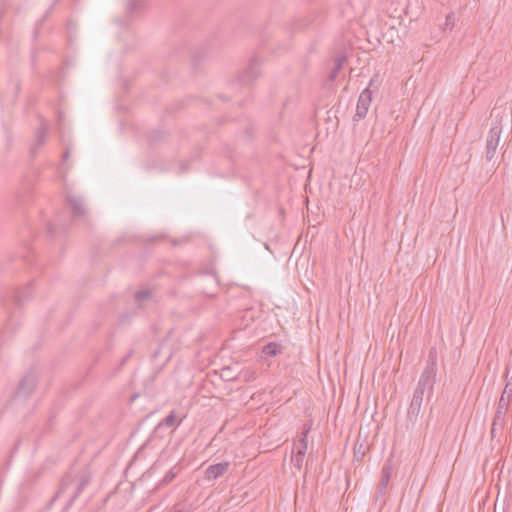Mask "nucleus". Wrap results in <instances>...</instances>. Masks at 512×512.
Listing matches in <instances>:
<instances>
[{
  "mask_svg": "<svg viewBox=\"0 0 512 512\" xmlns=\"http://www.w3.org/2000/svg\"><path fill=\"white\" fill-rule=\"evenodd\" d=\"M230 467L229 462H220L217 464L210 465L205 470V479L208 481L216 480L217 478L224 475Z\"/></svg>",
  "mask_w": 512,
  "mask_h": 512,
  "instance_id": "nucleus-6",
  "label": "nucleus"
},
{
  "mask_svg": "<svg viewBox=\"0 0 512 512\" xmlns=\"http://www.w3.org/2000/svg\"><path fill=\"white\" fill-rule=\"evenodd\" d=\"M344 63V57H337L334 62V67L330 72L329 79L331 81L335 80V78L338 76L340 70L343 67Z\"/></svg>",
  "mask_w": 512,
  "mask_h": 512,
  "instance_id": "nucleus-16",
  "label": "nucleus"
},
{
  "mask_svg": "<svg viewBox=\"0 0 512 512\" xmlns=\"http://www.w3.org/2000/svg\"><path fill=\"white\" fill-rule=\"evenodd\" d=\"M310 429H311L310 425H305L304 429H303V431L301 433V437L298 440V443L294 444L293 450L295 452H297L298 454H302V455L306 454V451H307V448H308L307 435H308Z\"/></svg>",
  "mask_w": 512,
  "mask_h": 512,
  "instance_id": "nucleus-10",
  "label": "nucleus"
},
{
  "mask_svg": "<svg viewBox=\"0 0 512 512\" xmlns=\"http://www.w3.org/2000/svg\"><path fill=\"white\" fill-rule=\"evenodd\" d=\"M512 395V378L507 380L504 390L497 404V409L492 423L493 433L497 428L502 429L505 425V416L509 408L510 397Z\"/></svg>",
  "mask_w": 512,
  "mask_h": 512,
  "instance_id": "nucleus-1",
  "label": "nucleus"
},
{
  "mask_svg": "<svg viewBox=\"0 0 512 512\" xmlns=\"http://www.w3.org/2000/svg\"><path fill=\"white\" fill-rule=\"evenodd\" d=\"M305 455L298 454L294 450H292L291 462L297 469H301L303 466Z\"/></svg>",
  "mask_w": 512,
  "mask_h": 512,
  "instance_id": "nucleus-17",
  "label": "nucleus"
},
{
  "mask_svg": "<svg viewBox=\"0 0 512 512\" xmlns=\"http://www.w3.org/2000/svg\"><path fill=\"white\" fill-rule=\"evenodd\" d=\"M455 26V17L453 13H449L445 18L444 29L452 30Z\"/></svg>",
  "mask_w": 512,
  "mask_h": 512,
  "instance_id": "nucleus-19",
  "label": "nucleus"
},
{
  "mask_svg": "<svg viewBox=\"0 0 512 512\" xmlns=\"http://www.w3.org/2000/svg\"><path fill=\"white\" fill-rule=\"evenodd\" d=\"M436 373V352L430 351L428 355L427 364L419 378L417 388H422V390L424 391H426V389H429L430 392H432L435 383Z\"/></svg>",
  "mask_w": 512,
  "mask_h": 512,
  "instance_id": "nucleus-2",
  "label": "nucleus"
},
{
  "mask_svg": "<svg viewBox=\"0 0 512 512\" xmlns=\"http://www.w3.org/2000/svg\"><path fill=\"white\" fill-rule=\"evenodd\" d=\"M66 485H67L66 482L63 481L62 484H61V491L66 488Z\"/></svg>",
  "mask_w": 512,
  "mask_h": 512,
  "instance_id": "nucleus-22",
  "label": "nucleus"
},
{
  "mask_svg": "<svg viewBox=\"0 0 512 512\" xmlns=\"http://www.w3.org/2000/svg\"><path fill=\"white\" fill-rule=\"evenodd\" d=\"M257 377V373L252 368H244L238 374V379L244 382L254 381Z\"/></svg>",
  "mask_w": 512,
  "mask_h": 512,
  "instance_id": "nucleus-15",
  "label": "nucleus"
},
{
  "mask_svg": "<svg viewBox=\"0 0 512 512\" xmlns=\"http://www.w3.org/2000/svg\"><path fill=\"white\" fill-rule=\"evenodd\" d=\"M259 64L258 61L253 59L250 63L248 68L243 73V76L241 78V82L244 84H247L254 80L258 74H259Z\"/></svg>",
  "mask_w": 512,
  "mask_h": 512,
  "instance_id": "nucleus-9",
  "label": "nucleus"
},
{
  "mask_svg": "<svg viewBox=\"0 0 512 512\" xmlns=\"http://www.w3.org/2000/svg\"><path fill=\"white\" fill-rule=\"evenodd\" d=\"M67 201L71 206L73 216L79 217L84 215L85 207L83 203V199L80 196L69 194L67 196Z\"/></svg>",
  "mask_w": 512,
  "mask_h": 512,
  "instance_id": "nucleus-8",
  "label": "nucleus"
},
{
  "mask_svg": "<svg viewBox=\"0 0 512 512\" xmlns=\"http://www.w3.org/2000/svg\"><path fill=\"white\" fill-rule=\"evenodd\" d=\"M175 477H176V473H175L173 470H169V471L165 474V476H164V478H163L162 482H163L164 484H168V483H170V482H171Z\"/></svg>",
  "mask_w": 512,
  "mask_h": 512,
  "instance_id": "nucleus-20",
  "label": "nucleus"
},
{
  "mask_svg": "<svg viewBox=\"0 0 512 512\" xmlns=\"http://www.w3.org/2000/svg\"><path fill=\"white\" fill-rule=\"evenodd\" d=\"M48 137V126L45 123H42L40 127L37 129L35 134L36 139V147L32 149V152H36V148L42 146Z\"/></svg>",
  "mask_w": 512,
  "mask_h": 512,
  "instance_id": "nucleus-12",
  "label": "nucleus"
},
{
  "mask_svg": "<svg viewBox=\"0 0 512 512\" xmlns=\"http://www.w3.org/2000/svg\"><path fill=\"white\" fill-rule=\"evenodd\" d=\"M176 422V414L174 411H171L162 421L161 423L159 424L160 426L161 425H164V426H167V427H172Z\"/></svg>",
  "mask_w": 512,
  "mask_h": 512,
  "instance_id": "nucleus-18",
  "label": "nucleus"
},
{
  "mask_svg": "<svg viewBox=\"0 0 512 512\" xmlns=\"http://www.w3.org/2000/svg\"><path fill=\"white\" fill-rule=\"evenodd\" d=\"M502 134V125L499 122L493 123L486 139V159L487 161H491L495 154L497 147L500 142Z\"/></svg>",
  "mask_w": 512,
  "mask_h": 512,
  "instance_id": "nucleus-3",
  "label": "nucleus"
},
{
  "mask_svg": "<svg viewBox=\"0 0 512 512\" xmlns=\"http://www.w3.org/2000/svg\"><path fill=\"white\" fill-rule=\"evenodd\" d=\"M135 297H136L137 301H142V300L147 299V298L150 297V292H148V291H138L135 294Z\"/></svg>",
  "mask_w": 512,
  "mask_h": 512,
  "instance_id": "nucleus-21",
  "label": "nucleus"
},
{
  "mask_svg": "<svg viewBox=\"0 0 512 512\" xmlns=\"http://www.w3.org/2000/svg\"><path fill=\"white\" fill-rule=\"evenodd\" d=\"M90 483V476L88 474H84L79 478L77 489L74 495L71 498V502H73L86 488V486Z\"/></svg>",
  "mask_w": 512,
  "mask_h": 512,
  "instance_id": "nucleus-14",
  "label": "nucleus"
},
{
  "mask_svg": "<svg viewBox=\"0 0 512 512\" xmlns=\"http://www.w3.org/2000/svg\"><path fill=\"white\" fill-rule=\"evenodd\" d=\"M392 472H393V467H392V464L390 462V460H388L382 467V470H381V479H380V482H379V492L381 494H384L387 487H388V484L390 482V479H391V476H392Z\"/></svg>",
  "mask_w": 512,
  "mask_h": 512,
  "instance_id": "nucleus-7",
  "label": "nucleus"
},
{
  "mask_svg": "<svg viewBox=\"0 0 512 512\" xmlns=\"http://www.w3.org/2000/svg\"><path fill=\"white\" fill-rule=\"evenodd\" d=\"M424 393L425 391L422 390V388L416 387L407 412L408 417L410 419L417 418V416L419 415L423 402Z\"/></svg>",
  "mask_w": 512,
  "mask_h": 512,
  "instance_id": "nucleus-5",
  "label": "nucleus"
},
{
  "mask_svg": "<svg viewBox=\"0 0 512 512\" xmlns=\"http://www.w3.org/2000/svg\"><path fill=\"white\" fill-rule=\"evenodd\" d=\"M281 352V347L276 342H269L262 349V355L264 358L276 356Z\"/></svg>",
  "mask_w": 512,
  "mask_h": 512,
  "instance_id": "nucleus-13",
  "label": "nucleus"
},
{
  "mask_svg": "<svg viewBox=\"0 0 512 512\" xmlns=\"http://www.w3.org/2000/svg\"><path fill=\"white\" fill-rule=\"evenodd\" d=\"M35 385H36L35 377L31 376V375H27L21 380L19 387H18L17 394L18 395L28 394L35 388Z\"/></svg>",
  "mask_w": 512,
  "mask_h": 512,
  "instance_id": "nucleus-11",
  "label": "nucleus"
},
{
  "mask_svg": "<svg viewBox=\"0 0 512 512\" xmlns=\"http://www.w3.org/2000/svg\"><path fill=\"white\" fill-rule=\"evenodd\" d=\"M177 512H181V511H177Z\"/></svg>",
  "mask_w": 512,
  "mask_h": 512,
  "instance_id": "nucleus-24",
  "label": "nucleus"
},
{
  "mask_svg": "<svg viewBox=\"0 0 512 512\" xmlns=\"http://www.w3.org/2000/svg\"><path fill=\"white\" fill-rule=\"evenodd\" d=\"M372 102V92L369 88L364 89L358 98L357 106H356V113L354 116L355 121H359L361 119H364L368 113L369 107Z\"/></svg>",
  "mask_w": 512,
  "mask_h": 512,
  "instance_id": "nucleus-4",
  "label": "nucleus"
},
{
  "mask_svg": "<svg viewBox=\"0 0 512 512\" xmlns=\"http://www.w3.org/2000/svg\"><path fill=\"white\" fill-rule=\"evenodd\" d=\"M63 156H64L65 159H67L69 157V152L66 151Z\"/></svg>",
  "mask_w": 512,
  "mask_h": 512,
  "instance_id": "nucleus-23",
  "label": "nucleus"
}]
</instances>
